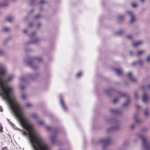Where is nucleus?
Returning <instances> with one entry per match:
<instances>
[{"instance_id":"nucleus-41","label":"nucleus","mask_w":150,"mask_h":150,"mask_svg":"<svg viewBox=\"0 0 150 150\" xmlns=\"http://www.w3.org/2000/svg\"><path fill=\"white\" fill-rule=\"evenodd\" d=\"M38 40V39H36L35 38V40H34V41L33 42H32L33 43H36L37 42V41Z\"/></svg>"},{"instance_id":"nucleus-19","label":"nucleus","mask_w":150,"mask_h":150,"mask_svg":"<svg viewBox=\"0 0 150 150\" xmlns=\"http://www.w3.org/2000/svg\"><path fill=\"white\" fill-rule=\"evenodd\" d=\"M38 123L40 125H42L45 124V122L43 120H40L38 121Z\"/></svg>"},{"instance_id":"nucleus-46","label":"nucleus","mask_w":150,"mask_h":150,"mask_svg":"<svg viewBox=\"0 0 150 150\" xmlns=\"http://www.w3.org/2000/svg\"><path fill=\"white\" fill-rule=\"evenodd\" d=\"M41 25V24L40 23H39L38 25L37 26L38 27H39Z\"/></svg>"},{"instance_id":"nucleus-34","label":"nucleus","mask_w":150,"mask_h":150,"mask_svg":"<svg viewBox=\"0 0 150 150\" xmlns=\"http://www.w3.org/2000/svg\"><path fill=\"white\" fill-rule=\"evenodd\" d=\"M46 129L48 130L51 129L52 127L50 126H46Z\"/></svg>"},{"instance_id":"nucleus-40","label":"nucleus","mask_w":150,"mask_h":150,"mask_svg":"<svg viewBox=\"0 0 150 150\" xmlns=\"http://www.w3.org/2000/svg\"><path fill=\"white\" fill-rule=\"evenodd\" d=\"M23 33L25 34H26L27 33V30L26 29H24L23 30Z\"/></svg>"},{"instance_id":"nucleus-20","label":"nucleus","mask_w":150,"mask_h":150,"mask_svg":"<svg viewBox=\"0 0 150 150\" xmlns=\"http://www.w3.org/2000/svg\"><path fill=\"white\" fill-rule=\"evenodd\" d=\"M148 128L146 127H144L141 129V131L142 132H146L148 130Z\"/></svg>"},{"instance_id":"nucleus-26","label":"nucleus","mask_w":150,"mask_h":150,"mask_svg":"<svg viewBox=\"0 0 150 150\" xmlns=\"http://www.w3.org/2000/svg\"><path fill=\"white\" fill-rule=\"evenodd\" d=\"M144 52L143 50H140L138 51L137 53V55H140L141 54H143L144 53Z\"/></svg>"},{"instance_id":"nucleus-28","label":"nucleus","mask_w":150,"mask_h":150,"mask_svg":"<svg viewBox=\"0 0 150 150\" xmlns=\"http://www.w3.org/2000/svg\"><path fill=\"white\" fill-rule=\"evenodd\" d=\"M110 112L112 113H117V112L115 109H111L110 110Z\"/></svg>"},{"instance_id":"nucleus-43","label":"nucleus","mask_w":150,"mask_h":150,"mask_svg":"<svg viewBox=\"0 0 150 150\" xmlns=\"http://www.w3.org/2000/svg\"><path fill=\"white\" fill-rule=\"evenodd\" d=\"M3 109L1 106L0 105V111L2 112L3 111Z\"/></svg>"},{"instance_id":"nucleus-47","label":"nucleus","mask_w":150,"mask_h":150,"mask_svg":"<svg viewBox=\"0 0 150 150\" xmlns=\"http://www.w3.org/2000/svg\"><path fill=\"white\" fill-rule=\"evenodd\" d=\"M2 129V127L0 125V131Z\"/></svg>"},{"instance_id":"nucleus-29","label":"nucleus","mask_w":150,"mask_h":150,"mask_svg":"<svg viewBox=\"0 0 150 150\" xmlns=\"http://www.w3.org/2000/svg\"><path fill=\"white\" fill-rule=\"evenodd\" d=\"M10 29V28L8 27H5L3 29V30L4 31H8Z\"/></svg>"},{"instance_id":"nucleus-18","label":"nucleus","mask_w":150,"mask_h":150,"mask_svg":"<svg viewBox=\"0 0 150 150\" xmlns=\"http://www.w3.org/2000/svg\"><path fill=\"white\" fill-rule=\"evenodd\" d=\"M56 136L55 135H52L50 137V140L52 143H54L56 139Z\"/></svg>"},{"instance_id":"nucleus-11","label":"nucleus","mask_w":150,"mask_h":150,"mask_svg":"<svg viewBox=\"0 0 150 150\" xmlns=\"http://www.w3.org/2000/svg\"><path fill=\"white\" fill-rule=\"evenodd\" d=\"M15 77V76L13 75H11L6 79V81H8L12 80Z\"/></svg>"},{"instance_id":"nucleus-8","label":"nucleus","mask_w":150,"mask_h":150,"mask_svg":"<svg viewBox=\"0 0 150 150\" xmlns=\"http://www.w3.org/2000/svg\"><path fill=\"white\" fill-rule=\"evenodd\" d=\"M144 115L146 118H149L150 116V112L147 108L144 110Z\"/></svg>"},{"instance_id":"nucleus-7","label":"nucleus","mask_w":150,"mask_h":150,"mask_svg":"<svg viewBox=\"0 0 150 150\" xmlns=\"http://www.w3.org/2000/svg\"><path fill=\"white\" fill-rule=\"evenodd\" d=\"M127 76L128 78L133 82H135L136 81V79L135 78L132 76L131 72H129L127 74Z\"/></svg>"},{"instance_id":"nucleus-36","label":"nucleus","mask_w":150,"mask_h":150,"mask_svg":"<svg viewBox=\"0 0 150 150\" xmlns=\"http://www.w3.org/2000/svg\"><path fill=\"white\" fill-rule=\"evenodd\" d=\"M45 2V1L44 0H41L40 1V4H43Z\"/></svg>"},{"instance_id":"nucleus-13","label":"nucleus","mask_w":150,"mask_h":150,"mask_svg":"<svg viewBox=\"0 0 150 150\" xmlns=\"http://www.w3.org/2000/svg\"><path fill=\"white\" fill-rule=\"evenodd\" d=\"M31 116L32 117L35 119H37L38 117V115L37 113H32L31 114Z\"/></svg>"},{"instance_id":"nucleus-51","label":"nucleus","mask_w":150,"mask_h":150,"mask_svg":"<svg viewBox=\"0 0 150 150\" xmlns=\"http://www.w3.org/2000/svg\"><path fill=\"white\" fill-rule=\"evenodd\" d=\"M35 35V33H32V36H33L34 35Z\"/></svg>"},{"instance_id":"nucleus-31","label":"nucleus","mask_w":150,"mask_h":150,"mask_svg":"<svg viewBox=\"0 0 150 150\" xmlns=\"http://www.w3.org/2000/svg\"><path fill=\"white\" fill-rule=\"evenodd\" d=\"M32 105V104L30 103H28L26 104V106L28 107H30Z\"/></svg>"},{"instance_id":"nucleus-4","label":"nucleus","mask_w":150,"mask_h":150,"mask_svg":"<svg viewBox=\"0 0 150 150\" xmlns=\"http://www.w3.org/2000/svg\"><path fill=\"white\" fill-rule=\"evenodd\" d=\"M19 80L20 81L19 87L22 90H24L25 88V86L23 85L22 84V82H25V77L23 76H21L19 78Z\"/></svg>"},{"instance_id":"nucleus-3","label":"nucleus","mask_w":150,"mask_h":150,"mask_svg":"<svg viewBox=\"0 0 150 150\" xmlns=\"http://www.w3.org/2000/svg\"><path fill=\"white\" fill-rule=\"evenodd\" d=\"M99 142L104 145H107L110 144L111 142V139L110 138H104L100 140Z\"/></svg>"},{"instance_id":"nucleus-38","label":"nucleus","mask_w":150,"mask_h":150,"mask_svg":"<svg viewBox=\"0 0 150 150\" xmlns=\"http://www.w3.org/2000/svg\"><path fill=\"white\" fill-rule=\"evenodd\" d=\"M7 41L6 40H5L3 41V43L4 45H6V42H7Z\"/></svg>"},{"instance_id":"nucleus-2","label":"nucleus","mask_w":150,"mask_h":150,"mask_svg":"<svg viewBox=\"0 0 150 150\" xmlns=\"http://www.w3.org/2000/svg\"><path fill=\"white\" fill-rule=\"evenodd\" d=\"M136 139H141L142 141V148L146 150H150V143L148 142L146 138L142 134H138L136 135Z\"/></svg>"},{"instance_id":"nucleus-45","label":"nucleus","mask_w":150,"mask_h":150,"mask_svg":"<svg viewBox=\"0 0 150 150\" xmlns=\"http://www.w3.org/2000/svg\"><path fill=\"white\" fill-rule=\"evenodd\" d=\"M136 107L137 108H140V106L139 105H136Z\"/></svg>"},{"instance_id":"nucleus-14","label":"nucleus","mask_w":150,"mask_h":150,"mask_svg":"<svg viewBox=\"0 0 150 150\" xmlns=\"http://www.w3.org/2000/svg\"><path fill=\"white\" fill-rule=\"evenodd\" d=\"M150 89V84L148 85L146 87L142 86V89L144 91H146Z\"/></svg>"},{"instance_id":"nucleus-53","label":"nucleus","mask_w":150,"mask_h":150,"mask_svg":"<svg viewBox=\"0 0 150 150\" xmlns=\"http://www.w3.org/2000/svg\"><path fill=\"white\" fill-rule=\"evenodd\" d=\"M32 67L33 69H36L35 68V67H33V66H32Z\"/></svg>"},{"instance_id":"nucleus-48","label":"nucleus","mask_w":150,"mask_h":150,"mask_svg":"<svg viewBox=\"0 0 150 150\" xmlns=\"http://www.w3.org/2000/svg\"><path fill=\"white\" fill-rule=\"evenodd\" d=\"M142 2V3H143L144 2V0H140Z\"/></svg>"},{"instance_id":"nucleus-33","label":"nucleus","mask_w":150,"mask_h":150,"mask_svg":"<svg viewBox=\"0 0 150 150\" xmlns=\"http://www.w3.org/2000/svg\"><path fill=\"white\" fill-rule=\"evenodd\" d=\"M118 18L119 20H121L123 18V17L122 15H119L118 16Z\"/></svg>"},{"instance_id":"nucleus-54","label":"nucleus","mask_w":150,"mask_h":150,"mask_svg":"<svg viewBox=\"0 0 150 150\" xmlns=\"http://www.w3.org/2000/svg\"><path fill=\"white\" fill-rule=\"evenodd\" d=\"M41 60V58H40V59H38V60H39V61H40V60Z\"/></svg>"},{"instance_id":"nucleus-16","label":"nucleus","mask_w":150,"mask_h":150,"mask_svg":"<svg viewBox=\"0 0 150 150\" xmlns=\"http://www.w3.org/2000/svg\"><path fill=\"white\" fill-rule=\"evenodd\" d=\"M126 98L127 100L126 102L125 103H124L122 105L124 107H125L126 106L128 103H129V98L128 96H126Z\"/></svg>"},{"instance_id":"nucleus-22","label":"nucleus","mask_w":150,"mask_h":150,"mask_svg":"<svg viewBox=\"0 0 150 150\" xmlns=\"http://www.w3.org/2000/svg\"><path fill=\"white\" fill-rule=\"evenodd\" d=\"M22 97L23 99H25L28 97V95L25 94L23 93L22 94Z\"/></svg>"},{"instance_id":"nucleus-5","label":"nucleus","mask_w":150,"mask_h":150,"mask_svg":"<svg viewBox=\"0 0 150 150\" xmlns=\"http://www.w3.org/2000/svg\"><path fill=\"white\" fill-rule=\"evenodd\" d=\"M127 13L129 14L131 17V19L130 21V23H133L134 21L135 20L134 14L131 11H128L127 12Z\"/></svg>"},{"instance_id":"nucleus-15","label":"nucleus","mask_w":150,"mask_h":150,"mask_svg":"<svg viewBox=\"0 0 150 150\" xmlns=\"http://www.w3.org/2000/svg\"><path fill=\"white\" fill-rule=\"evenodd\" d=\"M135 120V122L137 123H139L142 122V120L139 119L137 117V116L135 115L134 117Z\"/></svg>"},{"instance_id":"nucleus-32","label":"nucleus","mask_w":150,"mask_h":150,"mask_svg":"<svg viewBox=\"0 0 150 150\" xmlns=\"http://www.w3.org/2000/svg\"><path fill=\"white\" fill-rule=\"evenodd\" d=\"M147 62H149L150 61V55L148 56L146 58Z\"/></svg>"},{"instance_id":"nucleus-42","label":"nucleus","mask_w":150,"mask_h":150,"mask_svg":"<svg viewBox=\"0 0 150 150\" xmlns=\"http://www.w3.org/2000/svg\"><path fill=\"white\" fill-rule=\"evenodd\" d=\"M40 15H37V16H35V18H38L40 17Z\"/></svg>"},{"instance_id":"nucleus-49","label":"nucleus","mask_w":150,"mask_h":150,"mask_svg":"<svg viewBox=\"0 0 150 150\" xmlns=\"http://www.w3.org/2000/svg\"><path fill=\"white\" fill-rule=\"evenodd\" d=\"M32 23H30V27H32Z\"/></svg>"},{"instance_id":"nucleus-6","label":"nucleus","mask_w":150,"mask_h":150,"mask_svg":"<svg viewBox=\"0 0 150 150\" xmlns=\"http://www.w3.org/2000/svg\"><path fill=\"white\" fill-rule=\"evenodd\" d=\"M142 99V101L144 103L147 102L149 100V98L148 95L145 92H144L143 93Z\"/></svg>"},{"instance_id":"nucleus-23","label":"nucleus","mask_w":150,"mask_h":150,"mask_svg":"<svg viewBox=\"0 0 150 150\" xmlns=\"http://www.w3.org/2000/svg\"><path fill=\"white\" fill-rule=\"evenodd\" d=\"M142 61H140L139 62H133V65H134L136 64H141L142 63Z\"/></svg>"},{"instance_id":"nucleus-27","label":"nucleus","mask_w":150,"mask_h":150,"mask_svg":"<svg viewBox=\"0 0 150 150\" xmlns=\"http://www.w3.org/2000/svg\"><path fill=\"white\" fill-rule=\"evenodd\" d=\"M134 96H135V98L136 99H137L139 97V95H138V93L137 92H136L135 93Z\"/></svg>"},{"instance_id":"nucleus-12","label":"nucleus","mask_w":150,"mask_h":150,"mask_svg":"<svg viewBox=\"0 0 150 150\" xmlns=\"http://www.w3.org/2000/svg\"><path fill=\"white\" fill-rule=\"evenodd\" d=\"M115 71L119 76L121 75L122 74V71L120 69H115Z\"/></svg>"},{"instance_id":"nucleus-10","label":"nucleus","mask_w":150,"mask_h":150,"mask_svg":"<svg viewBox=\"0 0 150 150\" xmlns=\"http://www.w3.org/2000/svg\"><path fill=\"white\" fill-rule=\"evenodd\" d=\"M60 103L61 104L62 107V108L65 111L66 110H67V108L65 105V103L64 102L63 99L62 98L61 99Z\"/></svg>"},{"instance_id":"nucleus-35","label":"nucleus","mask_w":150,"mask_h":150,"mask_svg":"<svg viewBox=\"0 0 150 150\" xmlns=\"http://www.w3.org/2000/svg\"><path fill=\"white\" fill-rule=\"evenodd\" d=\"M81 74H82L81 72H79L77 74V77H79L81 75Z\"/></svg>"},{"instance_id":"nucleus-24","label":"nucleus","mask_w":150,"mask_h":150,"mask_svg":"<svg viewBox=\"0 0 150 150\" xmlns=\"http://www.w3.org/2000/svg\"><path fill=\"white\" fill-rule=\"evenodd\" d=\"M137 4L135 2H132V6L133 7L135 8L137 6Z\"/></svg>"},{"instance_id":"nucleus-21","label":"nucleus","mask_w":150,"mask_h":150,"mask_svg":"<svg viewBox=\"0 0 150 150\" xmlns=\"http://www.w3.org/2000/svg\"><path fill=\"white\" fill-rule=\"evenodd\" d=\"M8 5L7 3L4 2L3 3H1L0 2V6L1 7H4Z\"/></svg>"},{"instance_id":"nucleus-55","label":"nucleus","mask_w":150,"mask_h":150,"mask_svg":"<svg viewBox=\"0 0 150 150\" xmlns=\"http://www.w3.org/2000/svg\"><path fill=\"white\" fill-rule=\"evenodd\" d=\"M13 1H14L15 0H12Z\"/></svg>"},{"instance_id":"nucleus-30","label":"nucleus","mask_w":150,"mask_h":150,"mask_svg":"<svg viewBox=\"0 0 150 150\" xmlns=\"http://www.w3.org/2000/svg\"><path fill=\"white\" fill-rule=\"evenodd\" d=\"M8 121L9 122V124L11 125L12 127H13V126L14 125L11 122H10L9 120L7 119Z\"/></svg>"},{"instance_id":"nucleus-44","label":"nucleus","mask_w":150,"mask_h":150,"mask_svg":"<svg viewBox=\"0 0 150 150\" xmlns=\"http://www.w3.org/2000/svg\"><path fill=\"white\" fill-rule=\"evenodd\" d=\"M117 100L116 99H114L113 100V101H114V103H115L116 102V101H117Z\"/></svg>"},{"instance_id":"nucleus-50","label":"nucleus","mask_w":150,"mask_h":150,"mask_svg":"<svg viewBox=\"0 0 150 150\" xmlns=\"http://www.w3.org/2000/svg\"><path fill=\"white\" fill-rule=\"evenodd\" d=\"M129 53H130V54L131 55H132V52H131V51H130V52H129Z\"/></svg>"},{"instance_id":"nucleus-17","label":"nucleus","mask_w":150,"mask_h":150,"mask_svg":"<svg viewBox=\"0 0 150 150\" xmlns=\"http://www.w3.org/2000/svg\"><path fill=\"white\" fill-rule=\"evenodd\" d=\"M13 20V18L11 16H8L6 18V20L9 22H12Z\"/></svg>"},{"instance_id":"nucleus-37","label":"nucleus","mask_w":150,"mask_h":150,"mask_svg":"<svg viewBox=\"0 0 150 150\" xmlns=\"http://www.w3.org/2000/svg\"><path fill=\"white\" fill-rule=\"evenodd\" d=\"M134 127L135 125L134 124H133L131 125L130 127L131 129H132Z\"/></svg>"},{"instance_id":"nucleus-9","label":"nucleus","mask_w":150,"mask_h":150,"mask_svg":"<svg viewBox=\"0 0 150 150\" xmlns=\"http://www.w3.org/2000/svg\"><path fill=\"white\" fill-rule=\"evenodd\" d=\"M143 43V42L141 41H136L133 43L132 45L133 47H137L141 45Z\"/></svg>"},{"instance_id":"nucleus-25","label":"nucleus","mask_w":150,"mask_h":150,"mask_svg":"<svg viewBox=\"0 0 150 150\" xmlns=\"http://www.w3.org/2000/svg\"><path fill=\"white\" fill-rule=\"evenodd\" d=\"M133 38V36L132 35H128L127 36V38L128 39L131 40Z\"/></svg>"},{"instance_id":"nucleus-52","label":"nucleus","mask_w":150,"mask_h":150,"mask_svg":"<svg viewBox=\"0 0 150 150\" xmlns=\"http://www.w3.org/2000/svg\"><path fill=\"white\" fill-rule=\"evenodd\" d=\"M117 129V128H113V129H112V130H114V129Z\"/></svg>"},{"instance_id":"nucleus-39","label":"nucleus","mask_w":150,"mask_h":150,"mask_svg":"<svg viewBox=\"0 0 150 150\" xmlns=\"http://www.w3.org/2000/svg\"><path fill=\"white\" fill-rule=\"evenodd\" d=\"M28 63L30 65H32V62L30 61L28 62Z\"/></svg>"},{"instance_id":"nucleus-1","label":"nucleus","mask_w":150,"mask_h":150,"mask_svg":"<svg viewBox=\"0 0 150 150\" xmlns=\"http://www.w3.org/2000/svg\"><path fill=\"white\" fill-rule=\"evenodd\" d=\"M6 72V68L0 64V87L1 88L0 93L1 94L3 93L4 89L3 88H5L4 87H5V85L4 83L3 79Z\"/></svg>"}]
</instances>
